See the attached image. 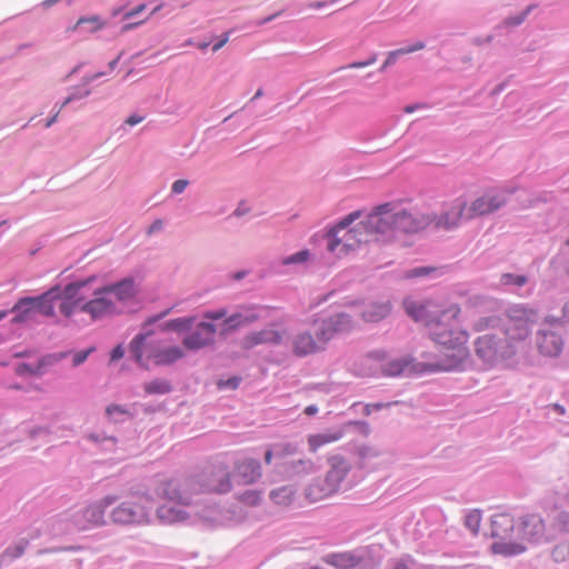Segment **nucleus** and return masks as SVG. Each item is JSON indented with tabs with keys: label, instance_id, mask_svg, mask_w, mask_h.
<instances>
[{
	"label": "nucleus",
	"instance_id": "obj_1",
	"mask_svg": "<svg viewBox=\"0 0 569 569\" xmlns=\"http://www.w3.org/2000/svg\"><path fill=\"white\" fill-rule=\"evenodd\" d=\"M403 307L415 321L426 325L429 337L439 347V355L425 363L426 370L437 372L462 369L469 351L466 346L468 333L460 328L458 321L459 307L452 305L438 311L431 302L419 303L411 299H406Z\"/></svg>",
	"mask_w": 569,
	"mask_h": 569
},
{
	"label": "nucleus",
	"instance_id": "obj_2",
	"mask_svg": "<svg viewBox=\"0 0 569 569\" xmlns=\"http://www.w3.org/2000/svg\"><path fill=\"white\" fill-rule=\"evenodd\" d=\"M83 287L84 282H71L63 288V300L59 305L61 315L70 318L78 312H83L88 313L92 320L120 315L138 293L132 278H123L97 289L89 301H84L80 296Z\"/></svg>",
	"mask_w": 569,
	"mask_h": 569
},
{
	"label": "nucleus",
	"instance_id": "obj_3",
	"mask_svg": "<svg viewBox=\"0 0 569 569\" xmlns=\"http://www.w3.org/2000/svg\"><path fill=\"white\" fill-rule=\"evenodd\" d=\"M430 222L431 219L425 214L387 202L378 206L361 224L368 233L377 234L382 241H390L402 234L417 233Z\"/></svg>",
	"mask_w": 569,
	"mask_h": 569
},
{
	"label": "nucleus",
	"instance_id": "obj_4",
	"mask_svg": "<svg viewBox=\"0 0 569 569\" xmlns=\"http://www.w3.org/2000/svg\"><path fill=\"white\" fill-rule=\"evenodd\" d=\"M167 497L182 505H191L194 497L203 492L226 493L231 490L229 473L224 469H216L207 475L169 480L163 489Z\"/></svg>",
	"mask_w": 569,
	"mask_h": 569
},
{
	"label": "nucleus",
	"instance_id": "obj_5",
	"mask_svg": "<svg viewBox=\"0 0 569 569\" xmlns=\"http://www.w3.org/2000/svg\"><path fill=\"white\" fill-rule=\"evenodd\" d=\"M118 498L108 495L98 501L79 507L71 512L60 515L49 529L48 533L59 536L71 531H83L107 523L106 511L116 503Z\"/></svg>",
	"mask_w": 569,
	"mask_h": 569
},
{
	"label": "nucleus",
	"instance_id": "obj_6",
	"mask_svg": "<svg viewBox=\"0 0 569 569\" xmlns=\"http://www.w3.org/2000/svg\"><path fill=\"white\" fill-rule=\"evenodd\" d=\"M63 300V288L54 286L46 292L34 297L20 298L10 310L12 323L16 325H39L41 318H53L56 316V303Z\"/></svg>",
	"mask_w": 569,
	"mask_h": 569
},
{
	"label": "nucleus",
	"instance_id": "obj_7",
	"mask_svg": "<svg viewBox=\"0 0 569 569\" xmlns=\"http://www.w3.org/2000/svg\"><path fill=\"white\" fill-rule=\"evenodd\" d=\"M500 319L496 317L480 318L475 323V330H495L477 338L475 342L476 355L488 365H493L500 360L512 358L517 351L516 343L506 336H500Z\"/></svg>",
	"mask_w": 569,
	"mask_h": 569
},
{
	"label": "nucleus",
	"instance_id": "obj_8",
	"mask_svg": "<svg viewBox=\"0 0 569 569\" xmlns=\"http://www.w3.org/2000/svg\"><path fill=\"white\" fill-rule=\"evenodd\" d=\"M164 330L184 332L182 346L189 351H198L214 345L217 327L206 320L196 321L193 317H181L167 321Z\"/></svg>",
	"mask_w": 569,
	"mask_h": 569
},
{
	"label": "nucleus",
	"instance_id": "obj_9",
	"mask_svg": "<svg viewBox=\"0 0 569 569\" xmlns=\"http://www.w3.org/2000/svg\"><path fill=\"white\" fill-rule=\"evenodd\" d=\"M133 360L142 368H148V360L152 359L158 366H169L184 357L183 350L178 346L160 348L150 339V332L138 333L129 345Z\"/></svg>",
	"mask_w": 569,
	"mask_h": 569
},
{
	"label": "nucleus",
	"instance_id": "obj_10",
	"mask_svg": "<svg viewBox=\"0 0 569 569\" xmlns=\"http://www.w3.org/2000/svg\"><path fill=\"white\" fill-rule=\"evenodd\" d=\"M359 217L360 212L353 211L327 231L323 238L329 252L341 257L355 250L359 243L368 241L359 228H350Z\"/></svg>",
	"mask_w": 569,
	"mask_h": 569
},
{
	"label": "nucleus",
	"instance_id": "obj_11",
	"mask_svg": "<svg viewBox=\"0 0 569 569\" xmlns=\"http://www.w3.org/2000/svg\"><path fill=\"white\" fill-rule=\"evenodd\" d=\"M516 523L509 513H497L491 518V537L495 541L491 551L503 557H513L523 553L527 547L517 540Z\"/></svg>",
	"mask_w": 569,
	"mask_h": 569
},
{
	"label": "nucleus",
	"instance_id": "obj_12",
	"mask_svg": "<svg viewBox=\"0 0 569 569\" xmlns=\"http://www.w3.org/2000/svg\"><path fill=\"white\" fill-rule=\"evenodd\" d=\"M328 462L329 470L326 477L313 479L307 488V497L311 501L321 500L340 490L351 469V463L341 456H332Z\"/></svg>",
	"mask_w": 569,
	"mask_h": 569
},
{
	"label": "nucleus",
	"instance_id": "obj_13",
	"mask_svg": "<svg viewBox=\"0 0 569 569\" xmlns=\"http://www.w3.org/2000/svg\"><path fill=\"white\" fill-rule=\"evenodd\" d=\"M539 315L526 305H513L506 311L503 328L500 329V336H506L515 342L525 340L531 333L533 326L538 322Z\"/></svg>",
	"mask_w": 569,
	"mask_h": 569
},
{
	"label": "nucleus",
	"instance_id": "obj_14",
	"mask_svg": "<svg viewBox=\"0 0 569 569\" xmlns=\"http://www.w3.org/2000/svg\"><path fill=\"white\" fill-rule=\"evenodd\" d=\"M151 509V499L147 496H140L117 505L110 511V519L116 525H143L149 522Z\"/></svg>",
	"mask_w": 569,
	"mask_h": 569
},
{
	"label": "nucleus",
	"instance_id": "obj_15",
	"mask_svg": "<svg viewBox=\"0 0 569 569\" xmlns=\"http://www.w3.org/2000/svg\"><path fill=\"white\" fill-rule=\"evenodd\" d=\"M284 333L283 346L299 358L317 353L323 350L327 345L317 335V329L313 335L310 330L303 328H286Z\"/></svg>",
	"mask_w": 569,
	"mask_h": 569
},
{
	"label": "nucleus",
	"instance_id": "obj_16",
	"mask_svg": "<svg viewBox=\"0 0 569 569\" xmlns=\"http://www.w3.org/2000/svg\"><path fill=\"white\" fill-rule=\"evenodd\" d=\"M517 538L535 545L551 540V536L547 532L543 519L537 513H529L520 518Z\"/></svg>",
	"mask_w": 569,
	"mask_h": 569
},
{
	"label": "nucleus",
	"instance_id": "obj_17",
	"mask_svg": "<svg viewBox=\"0 0 569 569\" xmlns=\"http://www.w3.org/2000/svg\"><path fill=\"white\" fill-rule=\"evenodd\" d=\"M507 203V198L500 192H487L477 198L469 208L466 207V219L492 213Z\"/></svg>",
	"mask_w": 569,
	"mask_h": 569
},
{
	"label": "nucleus",
	"instance_id": "obj_18",
	"mask_svg": "<svg viewBox=\"0 0 569 569\" xmlns=\"http://www.w3.org/2000/svg\"><path fill=\"white\" fill-rule=\"evenodd\" d=\"M284 337V329L276 330L272 328H264L260 331H253L244 336L241 340V347L249 350L260 345L283 346Z\"/></svg>",
	"mask_w": 569,
	"mask_h": 569
},
{
	"label": "nucleus",
	"instance_id": "obj_19",
	"mask_svg": "<svg viewBox=\"0 0 569 569\" xmlns=\"http://www.w3.org/2000/svg\"><path fill=\"white\" fill-rule=\"evenodd\" d=\"M352 327L351 316L340 312L323 319L317 326V335L322 341L328 342L338 332L349 331Z\"/></svg>",
	"mask_w": 569,
	"mask_h": 569
},
{
	"label": "nucleus",
	"instance_id": "obj_20",
	"mask_svg": "<svg viewBox=\"0 0 569 569\" xmlns=\"http://www.w3.org/2000/svg\"><path fill=\"white\" fill-rule=\"evenodd\" d=\"M536 342L539 351L547 357L559 356L563 348L562 336L553 329H539Z\"/></svg>",
	"mask_w": 569,
	"mask_h": 569
},
{
	"label": "nucleus",
	"instance_id": "obj_21",
	"mask_svg": "<svg viewBox=\"0 0 569 569\" xmlns=\"http://www.w3.org/2000/svg\"><path fill=\"white\" fill-rule=\"evenodd\" d=\"M167 483L168 482L162 486L160 493L163 495L169 500V502L160 506L157 509V517L162 523L166 525L184 521L188 518V513L182 508V503L178 502L177 500H171L166 496L163 489L166 488Z\"/></svg>",
	"mask_w": 569,
	"mask_h": 569
},
{
	"label": "nucleus",
	"instance_id": "obj_22",
	"mask_svg": "<svg viewBox=\"0 0 569 569\" xmlns=\"http://www.w3.org/2000/svg\"><path fill=\"white\" fill-rule=\"evenodd\" d=\"M500 286L507 291L517 293L521 297H528L533 290V284H530V278L528 276L511 272L501 274Z\"/></svg>",
	"mask_w": 569,
	"mask_h": 569
},
{
	"label": "nucleus",
	"instance_id": "obj_23",
	"mask_svg": "<svg viewBox=\"0 0 569 569\" xmlns=\"http://www.w3.org/2000/svg\"><path fill=\"white\" fill-rule=\"evenodd\" d=\"M466 201L457 199L447 211L437 218L436 226L450 230L457 227L462 219H466Z\"/></svg>",
	"mask_w": 569,
	"mask_h": 569
},
{
	"label": "nucleus",
	"instance_id": "obj_24",
	"mask_svg": "<svg viewBox=\"0 0 569 569\" xmlns=\"http://www.w3.org/2000/svg\"><path fill=\"white\" fill-rule=\"evenodd\" d=\"M234 477L242 483H253L261 477V465L252 458L243 459L236 463Z\"/></svg>",
	"mask_w": 569,
	"mask_h": 569
},
{
	"label": "nucleus",
	"instance_id": "obj_25",
	"mask_svg": "<svg viewBox=\"0 0 569 569\" xmlns=\"http://www.w3.org/2000/svg\"><path fill=\"white\" fill-rule=\"evenodd\" d=\"M259 319V316L253 311L236 312L228 316L223 320L222 328L220 330L221 336H227L237 329L253 323Z\"/></svg>",
	"mask_w": 569,
	"mask_h": 569
},
{
	"label": "nucleus",
	"instance_id": "obj_26",
	"mask_svg": "<svg viewBox=\"0 0 569 569\" xmlns=\"http://www.w3.org/2000/svg\"><path fill=\"white\" fill-rule=\"evenodd\" d=\"M391 311V305L386 302H368L363 306L360 315L367 322H378L386 318Z\"/></svg>",
	"mask_w": 569,
	"mask_h": 569
},
{
	"label": "nucleus",
	"instance_id": "obj_27",
	"mask_svg": "<svg viewBox=\"0 0 569 569\" xmlns=\"http://www.w3.org/2000/svg\"><path fill=\"white\" fill-rule=\"evenodd\" d=\"M412 370V359L409 357L391 359L381 366V371L387 377H399Z\"/></svg>",
	"mask_w": 569,
	"mask_h": 569
},
{
	"label": "nucleus",
	"instance_id": "obj_28",
	"mask_svg": "<svg viewBox=\"0 0 569 569\" xmlns=\"http://www.w3.org/2000/svg\"><path fill=\"white\" fill-rule=\"evenodd\" d=\"M342 436L343 431L341 429H331L317 435H311L308 438L309 448L312 452H316L322 446L340 440Z\"/></svg>",
	"mask_w": 569,
	"mask_h": 569
},
{
	"label": "nucleus",
	"instance_id": "obj_29",
	"mask_svg": "<svg viewBox=\"0 0 569 569\" xmlns=\"http://www.w3.org/2000/svg\"><path fill=\"white\" fill-rule=\"evenodd\" d=\"M29 545V539L21 538L14 545L9 546L0 553V569L8 566L11 561L20 558Z\"/></svg>",
	"mask_w": 569,
	"mask_h": 569
},
{
	"label": "nucleus",
	"instance_id": "obj_30",
	"mask_svg": "<svg viewBox=\"0 0 569 569\" xmlns=\"http://www.w3.org/2000/svg\"><path fill=\"white\" fill-rule=\"evenodd\" d=\"M361 557L355 552L335 553L329 556V563L339 569H349L358 566Z\"/></svg>",
	"mask_w": 569,
	"mask_h": 569
},
{
	"label": "nucleus",
	"instance_id": "obj_31",
	"mask_svg": "<svg viewBox=\"0 0 569 569\" xmlns=\"http://www.w3.org/2000/svg\"><path fill=\"white\" fill-rule=\"evenodd\" d=\"M104 27L99 16L82 17L73 26L72 30L81 33H93Z\"/></svg>",
	"mask_w": 569,
	"mask_h": 569
},
{
	"label": "nucleus",
	"instance_id": "obj_32",
	"mask_svg": "<svg viewBox=\"0 0 569 569\" xmlns=\"http://www.w3.org/2000/svg\"><path fill=\"white\" fill-rule=\"evenodd\" d=\"M143 389L148 395H166L171 391V385L164 379H154L146 382Z\"/></svg>",
	"mask_w": 569,
	"mask_h": 569
},
{
	"label": "nucleus",
	"instance_id": "obj_33",
	"mask_svg": "<svg viewBox=\"0 0 569 569\" xmlns=\"http://www.w3.org/2000/svg\"><path fill=\"white\" fill-rule=\"evenodd\" d=\"M293 489L289 486H283L271 490L270 499L278 505H288L293 498Z\"/></svg>",
	"mask_w": 569,
	"mask_h": 569
},
{
	"label": "nucleus",
	"instance_id": "obj_34",
	"mask_svg": "<svg viewBox=\"0 0 569 569\" xmlns=\"http://www.w3.org/2000/svg\"><path fill=\"white\" fill-rule=\"evenodd\" d=\"M311 253L308 249L300 250L293 254L287 256L282 259L283 266H301L309 261Z\"/></svg>",
	"mask_w": 569,
	"mask_h": 569
},
{
	"label": "nucleus",
	"instance_id": "obj_35",
	"mask_svg": "<svg viewBox=\"0 0 569 569\" xmlns=\"http://www.w3.org/2000/svg\"><path fill=\"white\" fill-rule=\"evenodd\" d=\"M106 415L108 416V418L110 420H112L113 422L118 423V422H122L124 420L123 417L128 416L129 412L126 409V407H123V406L110 405L106 409Z\"/></svg>",
	"mask_w": 569,
	"mask_h": 569
},
{
	"label": "nucleus",
	"instance_id": "obj_36",
	"mask_svg": "<svg viewBox=\"0 0 569 569\" xmlns=\"http://www.w3.org/2000/svg\"><path fill=\"white\" fill-rule=\"evenodd\" d=\"M481 513L479 510L475 509L466 515L465 525L472 533L476 535L479 531Z\"/></svg>",
	"mask_w": 569,
	"mask_h": 569
},
{
	"label": "nucleus",
	"instance_id": "obj_37",
	"mask_svg": "<svg viewBox=\"0 0 569 569\" xmlns=\"http://www.w3.org/2000/svg\"><path fill=\"white\" fill-rule=\"evenodd\" d=\"M536 8V4H529L523 11L516 16H511L505 19L503 23L508 27L520 26L529 16V13Z\"/></svg>",
	"mask_w": 569,
	"mask_h": 569
},
{
	"label": "nucleus",
	"instance_id": "obj_38",
	"mask_svg": "<svg viewBox=\"0 0 569 569\" xmlns=\"http://www.w3.org/2000/svg\"><path fill=\"white\" fill-rule=\"evenodd\" d=\"M551 558L555 562H563L569 558V545L558 543L551 550Z\"/></svg>",
	"mask_w": 569,
	"mask_h": 569
},
{
	"label": "nucleus",
	"instance_id": "obj_39",
	"mask_svg": "<svg viewBox=\"0 0 569 569\" xmlns=\"http://www.w3.org/2000/svg\"><path fill=\"white\" fill-rule=\"evenodd\" d=\"M298 448L293 443L274 445V453L277 458H284L297 452Z\"/></svg>",
	"mask_w": 569,
	"mask_h": 569
},
{
	"label": "nucleus",
	"instance_id": "obj_40",
	"mask_svg": "<svg viewBox=\"0 0 569 569\" xmlns=\"http://www.w3.org/2000/svg\"><path fill=\"white\" fill-rule=\"evenodd\" d=\"M40 367H41L40 363L38 366H33V365H30V363L20 362L16 367V373L19 375V376L39 375L40 373Z\"/></svg>",
	"mask_w": 569,
	"mask_h": 569
},
{
	"label": "nucleus",
	"instance_id": "obj_41",
	"mask_svg": "<svg viewBox=\"0 0 569 569\" xmlns=\"http://www.w3.org/2000/svg\"><path fill=\"white\" fill-rule=\"evenodd\" d=\"M241 500L250 506H256L261 500V493L257 490H247L241 495Z\"/></svg>",
	"mask_w": 569,
	"mask_h": 569
},
{
	"label": "nucleus",
	"instance_id": "obj_42",
	"mask_svg": "<svg viewBox=\"0 0 569 569\" xmlns=\"http://www.w3.org/2000/svg\"><path fill=\"white\" fill-rule=\"evenodd\" d=\"M228 317V311L226 308H219L216 310H209L203 313V319L206 320H220L226 319Z\"/></svg>",
	"mask_w": 569,
	"mask_h": 569
},
{
	"label": "nucleus",
	"instance_id": "obj_43",
	"mask_svg": "<svg viewBox=\"0 0 569 569\" xmlns=\"http://www.w3.org/2000/svg\"><path fill=\"white\" fill-rule=\"evenodd\" d=\"M89 439L93 442H102L107 445V449H111L116 445V439L113 437L101 436L98 433L89 435Z\"/></svg>",
	"mask_w": 569,
	"mask_h": 569
},
{
	"label": "nucleus",
	"instance_id": "obj_44",
	"mask_svg": "<svg viewBox=\"0 0 569 569\" xmlns=\"http://www.w3.org/2000/svg\"><path fill=\"white\" fill-rule=\"evenodd\" d=\"M144 118L146 117L143 114L133 113L126 119V121L119 129L126 131V126L133 127L136 124H139L140 122H142L144 120Z\"/></svg>",
	"mask_w": 569,
	"mask_h": 569
},
{
	"label": "nucleus",
	"instance_id": "obj_45",
	"mask_svg": "<svg viewBox=\"0 0 569 569\" xmlns=\"http://www.w3.org/2000/svg\"><path fill=\"white\" fill-rule=\"evenodd\" d=\"M406 52L403 50V48H400V49H397V50H393V51H390L387 56V59L385 60L386 61V66H393L397 60L401 57V56H405Z\"/></svg>",
	"mask_w": 569,
	"mask_h": 569
},
{
	"label": "nucleus",
	"instance_id": "obj_46",
	"mask_svg": "<svg viewBox=\"0 0 569 569\" xmlns=\"http://www.w3.org/2000/svg\"><path fill=\"white\" fill-rule=\"evenodd\" d=\"M435 269L432 268H428V267H418V268H413L411 269L407 277L409 278H417V277H423V276H427L429 274L430 272H433Z\"/></svg>",
	"mask_w": 569,
	"mask_h": 569
},
{
	"label": "nucleus",
	"instance_id": "obj_47",
	"mask_svg": "<svg viewBox=\"0 0 569 569\" xmlns=\"http://www.w3.org/2000/svg\"><path fill=\"white\" fill-rule=\"evenodd\" d=\"M189 186V181L186 179H179L176 180L171 186V193L173 194H180L182 193L186 188Z\"/></svg>",
	"mask_w": 569,
	"mask_h": 569
},
{
	"label": "nucleus",
	"instance_id": "obj_48",
	"mask_svg": "<svg viewBox=\"0 0 569 569\" xmlns=\"http://www.w3.org/2000/svg\"><path fill=\"white\" fill-rule=\"evenodd\" d=\"M49 433V429L47 427H42V426H36V427H31L29 430H28V435L31 439H37L43 435H48Z\"/></svg>",
	"mask_w": 569,
	"mask_h": 569
},
{
	"label": "nucleus",
	"instance_id": "obj_49",
	"mask_svg": "<svg viewBox=\"0 0 569 569\" xmlns=\"http://www.w3.org/2000/svg\"><path fill=\"white\" fill-rule=\"evenodd\" d=\"M251 210L250 206L246 201H240L234 211L232 212L233 217L240 218L244 214L249 213Z\"/></svg>",
	"mask_w": 569,
	"mask_h": 569
},
{
	"label": "nucleus",
	"instance_id": "obj_50",
	"mask_svg": "<svg viewBox=\"0 0 569 569\" xmlns=\"http://www.w3.org/2000/svg\"><path fill=\"white\" fill-rule=\"evenodd\" d=\"M92 349H88V350H81V351H78L77 353H74L73 356V366H80L81 363H83L87 358L89 357V355L91 353Z\"/></svg>",
	"mask_w": 569,
	"mask_h": 569
},
{
	"label": "nucleus",
	"instance_id": "obj_51",
	"mask_svg": "<svg viewBox=\"0 0 569 569\" xmlns=\"http://www.w3.org/2000/svg\"><path fill=\"white\" fill-rule=\"evenodd\" d=\"M146 9V4H139L123 14V20H131Z\"/></svg>",
	"mask_w": 569,
	"mask_h": 569
},
{
	"label": "nucleus",
	"instance_id": "obj_52",
	"mask_svg": "<svg viewBox=\"0 0 569 569\" xmlns=\"http://www.w3.org/2000/svg\"><path fill=\"white\" fill-rule=\"evenodd\" d=\"M240 381H241V379L239 377H232V378H229L226 381L220 382V387H226L228 389L233 390V389H237L239 387Z\"/></svg>",
	"mask_w": 569,
	"mask_h": 569
},
{
	"label": "nucleus",
	"instance_id": "obj_53",
	"mask_svg": "<svg viewBox=\"0 0 569 569\" xmlns=\"http://www.w3.org/2000/svg\"><path fill=\"white\" fill-rule=\"evenodd\" d=\"M426 48V43L423 41H416L413 44L405 47L403 50L406 54L413 53L416 51L422 50Z\"/></svg>",
	"mask_w": 569,
	"mask_h": 569
},
{
	"label": "nucleus",
	"instance_id": "obj_54",
	"mask_svg": "<svg viewBox=\"0 0 569 569\" xmlns=\"http://www.w3.org/2000/svg\"><path fill=\"white\" fill-rule=\"evenodd\" d=\"M124 355V349L122 348L121 345H118L116 348H113V350L111 351V355H110V360L111 361H117L119 359H121Z\"/></svg>",
	"mask_w": 569,
	"mask_h": 569
},
{
	"label": "nucleus",
	"instance_id": "obj_55",
	"mask_svg": "<svg viewBox=\"0 0 569 569\" xmlns=\"http://www.w3.org/2000/svg\"><path fill=\"white\" fill-rule=\"evenodd\" d=\"M163 228V222L160 219L154 220L148 229V234L160 232Z\"/></svg>",
	"mask_w": 569,
	"mask_h": 569
},
{
	"label": "nucleus",
	"instance_id": "obj_56",
	"mask_svg": "<svg viewBox=\"0 0 569 569\" xmlns=\"http://www.w3.org/2000/svg\"><path fill=\"white\" fill-rule=\"evenodd\" d=\"M429 106L427 103H413V104H408L405 107L403 111L406 113H412L417 110H420V109H428Z\"/></svg>",
	"mask_w": 569,
	"mask_h": 569
},
{
	"label": "nucleus",
	"instance_id": "obj_57",
	"mask_svg": "<svg viewBox=\"0 0 569 569\" xmlns=\"http://www.w3.org/2000/svg\"><path fill=\"white\" fill-rule=\"evenodd\" d=\"M229 36H230L229 31L223 33L221 39L213 44L212 51L217 52L218 50H220L229 41Z\"/></svg>",
	"mask_w": 569,
	"mask_h": 569
},
{
	"label": "nucleus",
	"instance_id": "obj_58",
	"mask_svg": "<svg viewBox=\"0 0 569 569\" xmlns=\"http://www.w3.org/2000/svg\"><path fill=\"white\" fill-rule=\"evenodd\" d=\"M91 93V90L89 89H86L83 91H80V90H76L74 92H72L70 96H68L70 99H71V102L74 101V100H79V99H82V98H86L88 97L89 94Z\"/></svg>",
	"mask_w": 569,
	"mask_h": 569
},
{
	"label": "nucleus",
	"instance_id": "obj_59",
	"mask_svg": "<svg viewBox=\"0 0 569 569\" xmlns=\"http://www.w3.org/2000/svg\"><path fill=\"white\" fill-rule=\"evenodd\" d=\"M104 76V72H97L94 74H90V76H84L82 78V84L83 86H87L89 83H91L92 81L99 79L100 77Z\"/></svg>",
	"mask_w": 569,
	"mask_h": 569
},
{
	"label": "nucleus",
	"instance_id": "obj_60",
	"mask_svg": "<svg viewBox=\"0 0 569 569\" xmlns=\"http://www.w3.org/2000/svg\"><path fill=\"white\" fill-rule=\"evenodd\" d=\"M388 405H385V403H373V405H367L366 406V413L369 415L371 412V409L373 410H380L385 407H387Z\"/></svg>",
	"mask_w": 569,
	"mask_h": 569
},
{
	"label": "nucleus",
	"instance_id": "obj_61",
	"mask_svg": "<svg viewBox=\"0 0 569 569\" xmlns=\"http://www.w3.org/2000/svg\"><path fill=\"white\" fill-rule=\"evenodd\" d=\"M143 21H144V20L139 21V22H133V23H126V24H123V26L121 27V32H127V31H129V30H131V29H133V28H136V27L140 26Z\"/></svg>",
	"mask_w": 569,
	"mask_h": 569
},
{
	"label": "nucleus",
	"instance_id": "obj_62",
	"mask_svg": "<svg viewBox=\"0 0 569 569\" xmlns=\"http://www.w3.org/2000/svg\"><path fill=\"white\" fill-rule=\"evenodd\" d=\"M273 457H276L274 447L272 449H269L266 451V453H264L266 463H268V465L271 463Z\"/></svg>",
	"mask_w": 569,
	"mask_h": 569
},
{
	"label": "nucleus",
	"instance_id": "obj_63",
	"mask_svg": "<svg viewBox=\"0 0 569 569\" xmlns=\"http://www.w3.org/2000/svg\"><path fill=\"white\" fill-rule=\"evenodd\" d=\"M562 319L563 321L569 322V301L562 307Z\"/></svg>",
	"mask_w": 569,
	"mask_h": 569
},
{
	"label": "nucleus",
	"instance_id": "obj_64",
	"mask_svg": "<svg viewBox=\"0 0 569 569\" xmlns=\"http://www.w3.org/2000/svg\"><path fill=\"white\" fill-rule=\"evenodd\" d=\"M317 412H318V407L316 405H310V406L306 407V409H305V413L308 416H312Z\"/></svg>",
	"mask_w": 569,
	"mask_h": 569
}]
</instances>
